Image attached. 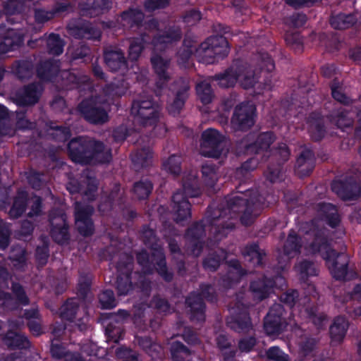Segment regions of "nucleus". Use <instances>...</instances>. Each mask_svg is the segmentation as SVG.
Returning a JSON list of instances; mask_svg holds the SVG:
<instances>
[{
    "label": "nucleus",
    "mask_w": 361,
    "mask_h": 361,
    "mask_svg": "<svg viewBox=\"0 0 361 361\" xmlns=\"http://www.w3.org/2000/svg\"><path fill=\"white\" fill-rule=\"evenodd\" d=\"M42 87L39 85H32L16 93V102L20 106L35 104L41 94Z\"/></svg>",
    "instance_id": "dca6fc26"
},
{
    "label": "nucleus",
    "mask_w": 361,
    "mask_h": 361,
    "mask_svg": "<svg viewBox=\"0 0 361 361\" xmlns=\"http://www.w3.org/2000/svg\"><path fill=\"white\" fill-rule=\"evenodd\" d=\"M13 290L21 304L27 305L28 303V299L25 295V293L20 285L13 284Z\"/></svg>",
    "instance_id": "e2e57ef3"
},
{
    "label": "nucleus",
    "mask_w": 361,
    "mask_h": 361,
    "mask_svg": "<svg viewBox=\"0 0 361 361\" xmlns=\"http://www.w3.org/2000/svg\"><path fill=\"white\" fill-rule=\"evenodd\" d=\"M111 2L109 0H87L88 8L86 9H107L109 7Z\"/></svg>",
    "instance_id": "3c124183"
},
{
    "label": "nucleus",
    "mask_w": 361,
    "mask_h": 361,
    "mask_svg": "<svg viewBox=\"0 0 361 361\" xmlns=\"http://www.w3.org/2000/svg\"><path fill=\"white\" fill-rule=\"evenodd\" d=\"M58 70L57 66H50V63H45L44 67L37 70L39 77L42 80H51L52 75Z\"/></svg>",
    "instance_id": "c03bdc74"
},
{
    "label": "nucleus",
    "mask_w": 361,
    "mask_h": 361,
    "mask_svg": "<svg viewBox=\"0 0 361 361\" xmlns=\"http://www.w3.org/2000/svg\"><path fill=\"white\" fill-rule=\"evenodd\" d=\"M6 342L11 347L25 348L28 344V341L22 334L18 332H9L6 335Z\"/></svg>",
    "instance_id": "72a5a7b5"
},
{
    "label": "nucleus",
    "mask_w": 361,
    "mask_h": 361,
    "mask_svg": "<svg viewBox=\"0 0 361 361\" xmlns=\"http://www.w3.org/2000/svg\"><path fill=\"white\" fill-rule=\"evenodd\" d=\"M13 71L20 78H23L30 74L27 64L25 62L17 63L13 67Z\"/></svg>",
    "instance_id": "5fc2aeb1"
},
{
    "label": "nucleus",
    "mask_w": 361,
    "mask_h": 361,
    "mask_svg": "<svg viewBox=\"0 0 361 361\" xmlns=\"http://www.w3.org/2000/svg\"><path fill=\"white\" fill-rule=\"evenodd\" d=\"M284 284V280L283 278L279 276L276 277V281L272 283L271 281L268 282H264V281H253L251 283L250 289L253 294V296L257 300H262L266 298L269 293L271 288L275 286L276 287L281 288Z\"/></svg>",
    "instance_id": "f3484780"
},
{
    "label": "nucleus",
    "mask_w": 361,
    "mask_h": 361,
    "mask_svg": "<svg viewBox=\"0 0 361 361\" xmlns=\"http://www.w3.org/2000/svg\"><path fill=\"white\" fill-rule=\"evenodd\" d=\"M137 261L142 265L150 262L154 265H157V269L159 274L162 276L165 280L169 281L171 279V275L168 274L166 268L164 255L161 248L154 249L150 259L146 252H142L137 255Z\"/></svg>",
    "instance_id": "9d476101"
},
{
    "label": "nucleus",
    "mask_w": 361,
    "mask_h": 361,
    "mask_svg": "<svg viewBox=\"0 0 361 361\" xmlns=\"http://www.w3.org/2000/svg\"><path fill=\"white\" fill-rule=\"evenodd\" d=\"M235 66H232L224 75L216 77V80L219 86L222 87H229L233 86L238 80L236 78Z\"/></svg>",
    "instance_id": "2f4dec72"
},
{
    "label": "nucleus",
    "mask_w": 361,
    "mask_h": 361,
    "mask_svg": "<svg viewBox=\"0 0 361 361\" xmlns=\"http://www.w3.org/2000/svg\"><path fill=\"white\" fill-rule=\"evenodd\" d=\"M260 63L267 71H271L274 68V64L269 56L263 53L260 55Z\"/></svg>",
    "instance_id": "69168bd1"
},
{
    "label": "nucleus",
    "mask_w": 361,
    "mask_h": 361,
    "mask_svg": "<svg viewBox=\"0 0 361 361\" xmlns=\"http://www.w3.org/2000/svg\"><path fill=\"white\" fill-rule=\"evenodd\" d=\"M333 191L338 194L341 198L344 200H353L357 197L361 192L360 186L354 184L351 185L352 191L349 192L347 188H343V183L341 181H334L331 185Z\"/></svg>",
    "instance_id": "393cba45"
},
{
    "label": "nucleus",
    "mask_w": 361,
    "mask_h": 361,
    "mask_svg": "<svg viewBox=\"0 0 361 361\" xmlns=\"http://www.w3.org/2000/svg\"><path fill=\"white\" fill-rule=\"evenodd\" d=\"M142 19L143 14L137 9H130L123 12L121 16V22L123 26L132 27L134 24L138 25Z\"/></svg>",
    "instance_id": "c756f323"
},
{
    "label": "nucleus",
    "mask_w": 361,
    "mask_h": 361,
    "mask_svg": "<svg viewBox=\"0 0 361 361\" xmlns=\"http://www.w3.org/2000/svg\"><path fill=\"white\" fill-rule=\"evenodd\" d=\"M203 298H207V294L204 291H202L201 295H191L187 299V303L189 305L191 310L192 311V317L193 319L196 318L197 320H203L204 319V306L202 302Z\"/></svg>",
    "instance_id": "aec40b11"
},
{
    "label": "nucleus",
    "mask_w": 361,
    "mask_h": 361,
    "mask_svg": "<svg viewBox=\"0 0 361 361\" xmlns=\"http://www.w3.org/2000/svg\"><path fill=\"white\" fill-rule=\"evenodd\" d=\"M180 89L177 91L176 98L168 106L169 111L172 114H178L183 106L185 100L187 97L188 85L183 82H180Z\"/></svg>",
    "instance_id": "5701e85b"
},
{
    "label": "nucleus",
    "mask_w": 361,
    "mask_h": 361,
    "mask_svg": "<svg viewBox=\"0 0 361 361\" xmlns=\"http://www.w3.org/2000/svg\"><path fill=\"white\" fill-rule=\"evenodd\" d=\"M258 201V194L255 191L236 193L228 202L233 212L247 210L250 204H256Z\"/></svg>",
    "instance_id": "ddd939ff"
},
{
    "label": "nucleus",
    "mask_w": 361,
    "mask_h": 361,
    "mask_svg": "<svg viewBox=\"0 0 361 361\" xmlns=\"http://www.w3.org/2000/svg\"><path fill=\"white\" fill-rule=\"evenodd\" d=\"M104 58L107 66L112 71H117L118 70L123 71L126 69L123 54L121 51H108L105 52Z\"/></svg>",
    "instance_id": "412c9836"
},
{
    "label": "nucleus",
    "mask_w": 361,
    "mask_h": 361,
    "mask_svg": "<svg viewBox=\"0 0 361 361\" xmlns=\"http://www.w3.org/2000/svg\"><path fill=\"white\" fill-rule=\"evenodd\" d=\"M348 323L343 317H338L335 319L333 324L330 327V334L332 341L340 342L345 336Z\"/></svg>",
    "instance_id": "b1692460"
},
{
    "label": "nucleus",
    "mask_w": 361,
    "mask_h": 361,
    "mask_svg": "<svg viewBox=\"0 0 361 361\" xmlns=\"http://www.w3.org/2000/svg\"><path fill=\"white\" fill-rule=\"evenodd\" d=\"M171 353L173 361H179L178 354L188 355V349L180 342H174L171 345Z\"/></svg>",
    "instance_id": "603ef678"
},
{
    "label": "nucleus",
    "mask_w": 361,
    "mask_h": 361,
    "mask_svg": "<svg viewBox=\"0 0 361 361\" xmlns=\"http://www.w3.org/2000/svg\"><path fill=\"white\" fill-rule=\"evenodd\" d=\"M312 157V152L306 151L302 153L297 159L298 172L301 176H306L311 171Z\"/></svg>",
    "instance_id": "c85d7f7f"
},
{
    "label": "nucleus",
    "mask_w": 361,
    "mask_h": 361,
    "mask_svg": "<svg viewBox=\"0 0 361 361\" xmlns=\"http://www.w3.org/2000/svg\"><path fill=\"white\" fill-rule=\"evenodd\" d=\"M50 130L49 135L59 141H66L71 136L70 130L67 128L52 127Z\"/></svg>",
    "instance_id": "a18cd8bd"
},
{
    "label": "nucleus",
    "mask_w": 361,
    "mask_h": 361,
    "mask_svg": "<svg viewBox=\"0 0 361 361\" xmlns=\"http://www.w3.org/2000/svg\"><path fill=\"white\" fill-rule=\"evenodd\" d=\"M237 82L245 89L254 87L257 81V75L246 64H235Z\"/></svg>",
    "instance_id": "a211bd4d"
},
{
    "label": "nucleus",
    "mask_w": 361,
    "mask_h": 361,
    "mask_svg": "<svg viewBox=\"0 0 361 361\" xmlns=\"http://www.w3.org/2000/svg\"><path fill=\"white\" fill-rule=\"evenodd\" d=\"M151 61L153 68L159 77L157 86L161 88V85H159V83L161 82L163 84L169 78V75L166 73L169 66V61L164 59V58L159 55L153 56Z\"/></svg>",
    "instance_id": "4be33fe9"
},
{
    "label": "nucleus",
    "mask_w": 361,
    "mask_h": 361,
    "mask_svg": "<svg viewBox=\"0 0 361 361\" xmlns=\"http://www.w3.org/2000/svg\"><path fill=\"white\" fill-rule=\"evenodd\" d=\"M127 263L126 264V271L123 273L124 277L120 276L117 280V290L119 295H126L132 290V285L129 281L128 272L132 268V258L127 257Z\"/></svg>",
    "instance_id": "a878e982"
},
{
    "label": "nucleus",
    "mask_w": 361,
    "mask_h": 361,
    "mask_svg": "<svg viewBox=\"0 0 361 361\" xmlns=\"http://www.w3.org/2000/svg\"><path fill=\"white\" fill-rule=\"evenodd\" d=\"M27 200V194L25 191L18 193L16 198L13 205L10 210V216L12 218H17L25 211V201Z\"/></svg>",
    "instance_id": "473e14b6"
},
{
    "label": "nucleus",
    "mask_w": 361,
    "mask_h": 361,
    "mask_svg": "<svg viewBox=\"0 0 361 361\" xmlns=\"http://www.w3.org/2000/svg\"><path fill=\"white\" fill-rule=\"evenodd\" d=\"M80 32H82L80 37L87 39H97L101 36L100 31L92 27H86L84 30H81Z\"/></svg>",
    "instance_id": "13d9d810"
},
{
    "label": "nucleus",
    "mask_w": 361,
    "mask_h": 361,
    "mask_svg": "<svg viewBox=\"0 0 361 361\" xmlns=\"http://www.w3.org/2000/svg\"><path fill=\"white\" fill-rule=\"evenodd\" d=\"M131 113L136 122L144 126H153L159 118L160 106L150 97L142 96L133 102Z\"/></svg>",
    "instance_id": "423d86ee"
},
{
    "label": "nucleus",
    "mask_w": 361,
    "mask_h": 361,
    "mask_svg": "<svg viewBox=\"0 0 361 361\" xmlns=\"http://www.w3.org/2000/svg\"><path fill=\"white\" fill-rule=\"evenodd\" d=\"M183 190L185 194L178 191L173 196L172 210L176 222H181L190 216V204L188 197H196L200 193L195 174L185 178Z\"/></svg>",
    "instance_id": "39448f33"
},
{
    "label": "nucleus",
    "mask_w": 361,
    "mask_h": 361,
    "mask_svg": "<svg viewBox=\"0 0 361 361\" xmlns=\"http://www.w3.org/2000/svg\"><path fill=\"white\" fill-rule=\"evenodd\" d=\"M202 178L205 184L208 186H213L218 179L215 168L209 164L202 166Z\"/></svg>",
    "instance_id": "e433bc0d"
},
{
    "label": "nucleus",
    "mask_w": 361,
    "mask_h": 361,
    "mask_svg": "<svg viewBox=\"0 0 361 361\" xmlns=\"http://www.w3.org/2000/svg\"><path fill=\"white\" fill-rule=\"evenodd\" d=\"M269 359L276 361H288V357L277 347L270 348L267 353Z\"/></svg>",
    "instance_id": "49530a36"
},
{
    "label": "nucleus",
    "mask_w": 361,
    "mask_h": 361,
    "mask_svg": "<svg viewBox=\"0 0 361 361\" xmlns=\"http://www.w3.org/2000/svg\"><path fill=\"white\" fill-rule=\"evenodd\" d=\"M8 228L0 220V248H5L8 245Z\"/></svg>",
    "instance_id": "864d4df0"
},
{
    "label": "nucleus",
    "mask_w": 361,
    "mask_h": 361,
    "mask_svg": "<svg viewBox=\"0 0 361 361\" xmlns=\"http://www.w3.org/2000/svg\"><path fill=\"white\" fill-rule=\"evenodd\" d=\"M51 225V234L52 238L59 243H63L68 239V226L66 222V216L61 212L56 215H50Z\"/></svg>",
    "instance_id": "f8f14e48"
},
{
    "label": "nucleus",
    "mask_w": 361,
    "mask_h": 361,
    "mask_svg": "<svg viewBox=\"0 0 361 361\" xmlns=\"http://www.w3.org/2000/svg\"><path fill=\"white\" fill-rule=\"evenodd\" d=\"M301 314L303 317H309L318 328H322L326 324V317L323 313L316 314L313 310L305 309Z\"/></svg>",
    "instance_id": "4c0bfd02"
},
{
    "label": "nucleus",
    "mask_w": 361,
    "mask_h": 361,
    "mask_svg": "<svg viewBox=\"0 0 361 361\" xmlns=\"http://www.w3.org/2000/svg\"><path fill=\"white\" fill-rule=\"evenodd\" d=\"M144 39L142 37L133 39L129 47V58L137 60L143 49Z\"/></svg>",
    "instance_id": "a19ab883"
},
{
    "label": "nucleus",
    "mask_w": 361,
    "mask_h": 361,
    "mask_svg": "<svg viewBox=\"0 0 361 361\" xmlns=\"http://www.w3.org/2000/svg\"><path fill=\"white\" fill-rule=\"evenodd\" d=\"M332 96L333 97L341 103L345 105H348L351 103V100L348 98L340 90L332 87Z\"/></svg>",
    "instance_id": "680f3d73"
},
{
    "label": "nucleus",
    "mask_w": 361,
    "mask_h": 361,
    "mask_svg": "<svg viewBox=\"0 0 361 361\" xmlns=\"http://www.w3.org/2000/svg\"><path fill=\"white\" fill-rule=\"evenodd\" d=\"M128 85L123 82L121 85L106 86L97 98L85 100L79 106V110L86 120L93 123H102L107 121V106L116 98L123 95Z\"/></svg>",
    "instance_id": "7ed1b4c3"
},
{
    "label": "nucleus",
    "mask_w": 361,
    "mask_h": 361,
    "mask_svg": "<svg viewBox=\"0 0 361 361\" xmlns=\"http://www.w3.org/2000/svg\"><path fill=\"white\" fill-rule=\"evenodd\" d=\"M99 302L104 309H111L116 305V302L112 290H106L99 295Z\"/></svg>",
    "instance_id": "ea45409f"
},
{
    "label": "nucleus",
    "mask_w": 361,
    "mask_h": 361,
    "mask_svg": "<svg viewBox=\"0 0 361 361\" xmlns=\"http://www.w3.org/2000/svg\"><path fill=\"white\" fill-rule=\"evenodd\" d=\"M228 43L223 36L207 38L200 46L190 37H186L177 53V61L181 67H189L191 57L195 56L199 60L212 63L228 55Z\"/></svg>",
    "instance_id": "f03ea898"
},
{
    "label": "nucleus",
    "mask_w": 361,
    "mask_h": 361,
    "mask_svg": "<svg viewBox=\"0 0 361 361\" xmlns=\"http://www.w3.org/2000/svg\"><path fill=\"white\" fill-rule=\"evenodd\" d=\"M319 213L331 226L334 227L338 224L339 217L337 209L333 204L330 203L323 204L320 206Z\"/></svg>",
    "instance_id": "cd10ccee"
},
{
    "label": "nucleus",
    "mask_w": 361,
    "mask_h": 361,
    "mask_svg": "<svg viewBox=\"0 0 361 361\" xmlns=\"http://www.w3.org/2000/svg\"><path fill=\"white\" fill-rule=\"evenodd\" d=\"M68 150L73 161L82 164L105 163L111 159L110 149L102 143L87 142L83 138L72 140L68 144Z\"/></svg>",
    "instance_id": "20e7f679"
},
{
    "label": "nucleus",
    "mask_w": 361,
    "mask_h": 361,
    "mask_svg": "<svg viewBox=\"0 0 361 361\" xmlns=\"http://www.w3.org/2000/svg\"><path fill=\"white\" fill-rule=\"evenodd\" d=\"M201 153L209 157L218 158L225 154L226 143L224 137L214 129H208L202 133Z\"/></svg>",
    "instance_id": "0eeeda50"
},
{
    "label": "nucleus",
    "mask_w": 361,
    "mask_h": 361,
    "mask_svg": "<svg viewBox=\"0 0 361 361\" xmlns=\"http://www.w3.org/2000/svg\"><path fill=\"white\" fill-rule=\"evenodd\" d=\"M152 157V152L149 148L143 149L133 155V161L137 164H143L148 159H151Z\"/></svg>",
    "instance_id": "de8ad7c7"
},
{
    "label": "nucleus",
    "mask_w": 361,
    "mask_h": 361,
    "mask_svg": "<svg viewBox=\"0 0 361 361\" xmlns=\"http://www.w3.org/2000/svg\"><path fill=\"white\" fill-rule=\"evenodd\" d=\"M50 54L59 55L63 52V43L58 35L51 34L47 39Z\"/></svg>",
    "instance_id": "f704fd0d"
},
{
    "label": "nucleus",
    "mask_w": 361,
    "mask_h": 361,
    "mask_svg": "<svg viewBox=\"0 0 361 361\" xmlns=\"http://www.w3.org/2000/svg\"><path fill=\"white\" fill-rule=\"evenodd\" d=\"M0 37L2 39L0 43V54H6L18 47L23 42V36L16 30L0 27Z\"/></svg>",
    "instance_id": "9b49d317"
},
{
    "label": "nucleus",
    "mask_w": 361,
    "mask_h": 361,
    "mask_svg": "<svg viewBox=\"0 0 361 361\" xmlns=\"http://www.w3.org/2000/svg\"><path fill=\"white\" fill-rule=\"evenodd\" d=\"M282 311V306L279 304H276L268 312L264 322V330L268 335L278 334L283 330L281 324Z\"/></svg>",
    "instance_id": "4468645a"
},
{
    "label": "nucleus",
    "mask_w": 361,
    "mask_h": 361,
    "mask_svg": "<svg viewBox=\"0 0 361 361\" xmlns=\"http://www.w3.org/2000/svg\"><path fill=\"white\" fill-rule=\"evenodd\" d=\"M25 250L21 247H16L13 249L11 254V259L13 261H17L19 263L25 262Z\"/></svg>",
    "instance_id": "052dcab7"
},
{
    "label": "nucleus",
    "mask_w": 361,
    "mask_h": 361,
    "mask_svg": "<svg viewBox=\"0 0 361 361\" xmlns=\"http://www.w3.org/2000/svg\"><path fill=\"white\" fill-rule=\"evenodd\" d=\"M181 33L178 27H169L163 32V33L159 34L158 36L154 39L153 45L154 49L156 50H161L166 47L167 44L179 39Z\"/></svg>",
    "instance_id": "6ab92c4d"
},
{
    "label": "nucleus",
    "mask_w": 361,
    "mask_h": 361,
    "mask_svg": "<svg viewBox=\"0 0 361 361\" xmlns=\"http://www.w3.org/2000/svg\"><path fill=\"white\" fill-rule=\"evenodd\" d=\"M164 169L170 173L178 174L180 171V157L173 155L169 157L163 164Z\"/></svg>",
    "instance_id": "c9c22d12"
},
{
    "label": "nucleus",
    "mask_w": 361,
    "mask_h": 361,
    "mask_svg": "<svg viewBox=\"0 0 361 361\" xmlns=\"http://www.w3.org/2000/svg\"><path fill=\"white\" fill-rule=\"evenodd\" d=\"M116 356L118 359L123 360V361H135L137 358L135 353H133L126 348L118 349L116 350Z\"/></svg>",
    "instance_id": "09e8293b"
},
{
    "label": "nucleus",
    "mask_w": 361,
    "mask_h": 361,
    "mask_svg": "<svg viewBox=\"0 0 361 361\" xmlns=\"http://www.w3.org/2000/svg\"><path fill=\"white\" fill-rule=\"evenodd\" d=\"M358 19L355 15L338 14L331 19V25L335 29H346L353 25Z\"/></svg>",
    "instance_id": "bb28decb"
},
{
    "label": "nucleus",
    "mask_w": 361,
    "mask_h": 361,
    "mask_svg": "<svg viewBox=\"0 0 361 361\" xmlns=\"http://www.w3.org/2000/svg\"><path fill=\"white\" fill-rule=\"evenodd\" d=\"M274 141V136L271 133L267 132L257 136L255 143L247 144V140H243L240 145L245 147V152L261 154L267 153V149Z\"/></svg>",
    "instance_id": "2eb2a0df"
},
{
    "label": "nucleus",
    "mask_w": 361,
    "mask_h": 361,
    "mask_svg": "<svg viewBox=\"0 0 361 361\" xmlns=\"http://www.w3.org/2000/svg\"><path fill=\"white\" fill-rule=\"evenodd\" d=\"M29 204H32L31 211L29 212L28 215L33 216L37 215L40 212L41 200L38 197H34L29 200Z\"/></svg>",
    "instance_id": "338daca9"
},
{
    "label": "nucleus",
    "mask_w": 361,
    "mask_h": 361,
    "mask_svg": "<svg viewBox=\"0 0 361 361\" xmlns=\"http://www.w3.org/2000/svg\"><path fill=\"white\" fill-rule=\"evenodd\" d=\"M93 212L92 207L82 205L80 203L75 204V224L79 232L83 235H89L92 233L93 226L90 219Z\"/></svg>",
    "instance_id": "1a4fd4ad"
},
{
    "label": "nucleus",
    "mask_w": 361,
    "mask_h": 361,
    "mask_svg": "<svg viewBox=\"0 0 361 361\" xmlns=\"http://www.w3.org/2000/svg\"><path fill=\"white\" fill-rule=\"evenodd\" d=\"M348 108L345 106L335 118V122L338 128L344 129L345 128L350 127L352 125V117L346 116V114L348 113Z\"/></svg>",
    "instance_id": "79ce46f5"
},
{
    "label": "nucleus",
    "mask_w": 361,
    "mask_h": 361,
    "mask_svg": "<svg viewBox=\"0 0 361 361\" xmlns=\"http://www.w3.org/2000/svg\"><path fill=\"white\" fill-rule=\"evenodd\" d=\"M35 20L37 22L39 23H43L54 17V13L50 11H47L42 9H38L35 11Z\"/></svg>",
    "instance_id": "4d7b16f0"
},
{
    "label": "nucleus",
    "mask_w": 361,
    "mask_h": 361,
    "mask_svg": "<svg viewBox=\"0 0 361 361\" xmlns=\"http://www.w3.org/2000/svg\"><path fill=\"white\" fill-rule=\"evenodd\" d=\"M295 269L302 279L307 276L314 275L317 273L314 264L306 261L298 264L295 266Z\"/></svg>",
    "instance_id": "37998d69"
},
{
    "label": "nucleus",
    "mask_w": 361,
    "mask_h": 361,
    "mask_svg": "<svg viewBox=\"0 0 361 361\" xmlns=\"http://www.w3.org/2000/svg\"><path fill=\"white\" fill-rule=\"evenodd\" d=\"M310 135L312 139L315 140H320L324 134V130L323 128L319 125H313L311 126L310 130Z\"/></svg>",
    "instance_id": "774afa93"
},
{
    "label": "nucleus",
    "mask_w": 361,
    "mask_h": 361,
    "mask_svg": "<svg viewBox=\"0 0 361 361\" xmlns=\"http://www.w3.org/2000/svg\"><path fill=\"white\" fill-rule=\"evenodd\" d=\"M88 190L85 191V197L88 200H92L94 197V192L97 190V183L96 179L94 178H88Z\"/></svg>",
    "instance_id": "0e129e2a"
},
{
    "label": "nucleus",
    "mask_w": 361,
    "mask_h": 361,
    "mask_svg": "<svg viewBox=\"0 0 361 361\" xmlns=\"http://www.w3.org/2000/svg\"><path fill=\"white\" fill-rule=\"evenodd\" d=\"M169 0H147L145 2V7L147 10L153 11L157 8L165 7L168 5Z\"/></svg>",
    "instance_id": "bf43d9fd"
},
{
    "label": "nucleus",
    "mask_w": 361,
    "mask_h": 361,
    "mask_svg": "<svg viewBox=\"0 0 361 361\" xmlns=\"http://www.w3.org/2000/svg\"><path fill=\"white\" fill-rule=\"evenodd\" d=\"M152 189V185L149 180H143L135 183L134 192L140 199H144L149 195Z\"/></svg>",
    "instance_id": "58836bf2"
},
{
    "label": "nucleus",
    "mask_w": 361,
    "mask_h": 361,
    "mask_svg": "<svg viewBox=\"0 0 361 361\" xmlns=\"http://www.w3.org/2000/svg\"><path fill=\"white\" fill-rule=\"evenodd\" d=\"M302 252L307 255L319 254L326 261L334 278L340 280L347 276L348 256L345 253L338 254L332 250L315 228L307 231L302 239L298 238L295 232H290L284 245L281 259L287 262Z\"/></svg>",
    "instance_id": "f257e3e1"
},
{
    "label": "nucleus",
    "mask_w": 361,
    "mask_h": 361,
    "mask_svg": "<svg viewBox=\"0 0 361 361\" xmlns=\"http://www.w3.org/2000/svg\"><path fill=\"white\" fill-rule=\"evenodd\" d=\"M247 255L250 257V260L254 264H260L262 263V255L256 245L250 247Z\"/></svg>",
    "instance_id": "6e6d98bb"
},
{
    "label": "nucleus",
    "mask_w": 361,
    "mask_h": 361,
    "mask_svg": "<svg viewBox=\"0 0 361 361\" xmlns=\"http://www.w3.org/2000/svg\"><path fill=\"white\" fill-rule=\"evenodd\" d=\"M231 269L229 271V274L226 280L231 281H235V282H238L239 277L242 275V270L238 261L231 262Z\"/></svg>",
    "instance_id": "8fccbe9b"
},
{
    "label": "nucleus",
    "mask_w": 361,
    "mask_h": 361,
    "mask_svg": "<svg viewBox=\"0 0 361 361\" xmlns=\"http://www.w3.org/2000/svg\"><path fill=\"white\" fill-rule=\"evenodd\" d=\"M255 107L250 102L243 103L235 108L232 118L233 126L240 130H245L254 124Z\"/></svg>",
    "instance_id": "6e6552de"
},
{
    "label": "nucleus",
    "mask_w": 361,
    "mask_h": 361,
    "mask_svg": "<svg viewBox=\"0 0 361 361\" xmlns=\"http://www.w3.org/2000/svg\"><path fill=\"white\" fill-rule=\"evenodd\" d=\"M197 94L204 104L209 103L212 98L213 94L210 87L209 80H204L197 85Z\"/></svg>",
    "instance_id": "7c9ffc66"
}]
</instances>
